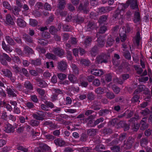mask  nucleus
Instances as JSON below:
<instances>
[{
  "label": "nucleus",
  "instance_id": "nucleus-60",
  "mask_svg": "<svg viewBox=\"0 0 152 152\" xmlns=\"http://www.w3.org/2000/svg\"><path fill=\"white\" fill-rule=\"evenodd\" d=\"M112 88L116 94H118L120 92V88L115 85L112 86Z\"/></svg>",
  "mask_w": 152,
  "mask_h": 152
},
{
  "label": "nucleus",
  "instance_id": "nucleus-19",
  "mask_svg": "<svg viewBox=\"0 0 152 152\" xmlns=\"http://www.w3.org/2000/svg\"><path fill=\"white\" fill-rule=\"evenodd\" d=\"M6 91L7 92L8 95L9 96L12 97L16 96L17 95L15 93V92H16V91L15 89L10 88H7Z\"/></svg>",
  "mask_w": 152,
  "mask_h": 152
},
{
  "label": "nucleus",
  "instance_id": "nucleus-36",
  "mask_svg": "<svg viewBox=\"0 0 152 152\" xmlns=\"http://www.w3.org/2000/svg\"><path fill=\"white\" fill-rule=\"evenodd\" d=\"M148 143V139L147 138H143L140 140V145L142 147H145Z\"/></svg>",
  "mask_w": 152,
  "mask_h": 152
},
{
  "label": "nucleus",
  "instance_id": "nucleus-41",
  "mask_svg": "<svg viewBox=\"0 0 152 152\" xmlns=\"http://www.w3.org/2000/svg\"><path fill=\"white\" fill-rule=\"evenodd\" d=\"M141 39L140 31L137 32L135 37L136 43L137 46H138L140 45V41Z\"/></svg>",
  "mask_w": 152,
  "mask_h": 152
},
{
  "label": "nucleus",
  "instance_id": "nucleus-45",
  "mask_svg": "<svg viewBox=\"0 0 152 152\" xmlns=\"http://www.w3.org/2000/svg\"><path fill=\"white\" fill-rule=\"evenodd\" d=\"M106 147L103 145L99 144L97 145L94 148V150L97 152H101L102 150H105Z\"/></svg>",
  "mask_w": 152,
  "mask_h": 152
},
{
  "label": "nucleus",
  "instance_id": "nucleus-10",
  "mask_svg": "<svg viewBox=\"0 0 152 152\" xmlns=\"http://www.w3.org/2000/svg\"><path fill=\"white\" fill-rule=\"evenodd\" d=\"M52 51L56 55L60 57H62L64 54V50L59 47L54 48Z\"/></svg>",
  "mask_w": 152,
  "mask_h": 152
},
{
  "label": "nucleus",
  "instance_id": "nucleus-20",
  "mask_svg": "<svg viewBox=\"0 0 152 152\" xmlns=\"http://www.w3.org/2000/svg\"><path fill=\"white\" fill-rule=\"evenodd\" d=\"M16 23L18 26L21 28H24L26 25V23L24 20L20 18L17 19Z\"/></svg>",
  "mask_w": 152,
  "mask_h": 152
},
{
  "label": "nucleus",
  "instance_id": "nucleus-50",
  "mask_svg": "<svg viewBox=\"0 0 152 152\" xmlns=\"http://www.w3.org/2000/svg\"><path fill=\"white\" fill-rule=\"evenodd\" d=\"M66 4V1H59L58 8L61 10L64 9L65 5Z\"/></svg>",
  "mask_w": 152,
  "mask_h": 152
},
{
  "label": "nucleus",
  "instance_id": "nucleus-23",
  "mask_svg": "<svg viewBox=\"0 0 152 152\" xmlns=\"http://www.w3.org/2000/svg\"><path fill=\"white\" fill-rule=\"evenodd\" d=\"M23 38L24 39L26 42L30 43H34L33 38L28 34H25L23 35Z\"/></svg>",
  "mask_w": 152,
  "mask_h": 152
},
{
  "label": "nucleus",
  "instance_id": "nucleus-58",
  "mask_svg": "<svg viewBox=\"0 0 152 152\" xmlns=\"http://www.w3.org/2000/svg\"><path fill=\"white\" fill-rule=\"evenodd\" d=\"M47 58L49 59L54 60L56 58V56L51 53H48L46 55Z\"/></svg>",
  "mask_w": 152,
  "mask_h": 152
},
{
  "label": "nucleus",
  "instance_id": "nucleus-12",
  "mask_svg": "<svg viewBox=\"0 0 152 152\" xmlns=\"http://www.w3.org/2000/svg\"><path fill=\"white\" fill-rule=\"evenodd\" d=\"M97 26L96 23L94 21H90L88 23L87 26V31H91V30L96 29Z\"/></svg>",
  "mask_w": 152,
  "mask_h": 152
},
{
  "label": "nucleus",
  "instance_id": "nucleus-16",
  "mask_svg": "<svg viewBox=\"0 0 152 152\" xmlns=\"http://www.w3.org/2000/svg\"><path fill=\"white\" fill-rule=\"evenodd\" d=\"M112 10V7H101L98 8V11L99 13L104 14Z\"/></svg>",
  "mask_w": 152,
  "mask_h": 152
},
{
  "label": "nucleus",
  "instance_id": "nucleus-34",
  "mask_svg": "<svg viewBox=\"0 0 152 152\" xmlns=\"http://www.w3.org/2000/svg\"><path fill=\"white\" fill-rule=\"evenodd\" d=\"M20 11V10L18 7L15 6L13 8L12 7V9L10 11L15 15L18 16L19 15V12Z\"/></svg>",
  "mask_w": 152,
  "mask_h": 152
},
{
  "label": "nucleus",
  "instance_id": "nucleus-37",
  "mask_svg": "<svg viewBox=\"0 0 152 152\" xmlns=\"http://www.w3.org/2000/svg\"><path fill=\"white\" fill-rule=\"evenodd\" d=\"M91 150V148L89 147H84L79 148L80 152H94Z\"/></svg>",
  "mask_w": 152,
  "mask_h": 152
},
{
  "label": "nucleus",
  "instance_id": "nucleus-1",
  "mask_svg": "<svg viewBox=\"0 0 152 152\" xmlns=\"http://www.w3.org/2000/svg\"><path fill=\"white\" fill-rule=\"evenodd\" d=\"M125 10V9L124 8L121 3H119L116 10L114 11L112 15L113 20H117L122 19L123 18V14L121 15V13L122 11H123L124 12Z\"/></svg>",
  "mask_w": 152,
  "mask_h": 152
},
{
  "label": "nucleus",
  "instance_id": "nucleus-51",
  "mask_svg": "<svg viewBox=\"0 0 152 152\" xmlns=\"http://www.w3.org/2000/svg\"><path fill=\"white\" fill-rule=\"evenodd\" d=\"M123 54L126 58L129 60L131 59V54L130 53L128 50L124 51L123 53Z\"/></svg>",
  "mask_w": 152,
  "mask_h": 152
},
{
  "label": "nucleus",
  "instance_id": "nucleus-61",
  "mask_svg": "<svg viewBox=\"0 0 152 152\" xmlns=\"http://www.w3.org/2000/svg\"><path fill=\"white\" fill-rule=\"evenodd\" d=\"M88 136L86 134L83 133L81 134L80 140L82 142H86L87 140Z\"/></svg>",
  "mask_w": 152,
  "mask_h": 152
},
{
  "label": "nucleus",
  "instance_id": "nucleus-64",
  "mask_svg": "<svg viewBox=\"0 0 152 152\" xmlns=\"http://www.w3.org/2000/svg\"><path fill=\"white\" fill-rule=\"evenodd\" d=\"M57 76L58 78L61 80H64L66 77V75L64 74L59 73L58 74Z\"/></svg>",
  "mask_w": 152,
  "mask_h": 152
},
{
  "label": "nucleus",
  "instance_id": "nucleus-3",
  "mask_svg": "<svg viewBox=\"0 0 152 152\" xmlns=\"http://www.w3.org/2000/svg\"><path fill=\"white\" fill-rule=\"evenodd\" d=\"M124 8L126 9L129 6L131 9L136 10H139L137 0H127L126 3H121Z\"/></svg>",
  "mask_w": 152,
  "mask_h": 152
},
{
  "label": "nucleus",
  "instance_id": "nucleus-52",
  "mask_svg": "<svg viewBox=\"0 0 152 152\" xmlns=\"http://www.w3.org/2000/svg\"><path fill=\"white\" fill-rule=\"evenodd\" d=\"M118 123V120L117 118H114L109 121V125L110 126H113L117 125Z\"/></svg>",
  "mask_w": 152,
  "mask_h": 152
},
{
  "label": "nucleus",
  "instance_id": "nucleus-55",
  "mask_svg": "<svg viewBox=\"0 0 152 152\" xmlns=\"http://www.w3.org/2000/svg\"><path fill=\"white\" fill-rule=\"evenodd\" d=\"M30 124L33 126H37L39 125V122L36 120H31Z\"/></svg>",
  "mask_w": 152,
  "mask_h": 152
},
{
  "label": "nucleus",
  "instance_id": "nucleus-21",
  "mask_svg": "<svg viewBox=\"0 0 152 152\" xmlns=\"http://www.w3.org/2000/svg\"><path fill=\"white\" fill-rule=\"evenodd\" d=\"M6 20L7 24L12 26L15 24L13 19L10 14H8L6 15Z\"/></svg>",
  "mask_w": 152,
  "mask_h": 152
},
{
  "label": "nucleus",
  "instance_id": "nucleus-32",
  "mask_svg": "<svg viewBox=\"0 0 152 152\" xmlns=\"http://www.w3.org/2000/svg\"><path fill=\"white\" fill-rule=\"evenodd\" d=\"M71 67L73 73L76 75H78L79 73V69L77 66L75 64H72L71 65Z\"/></svg>",
  "mask_w": 152,
  "mask_h": 152
},
{
  "label": "nucleus",
  "instance_id": "nucleus-42",
  "mask_svg": "<svg viewBox=\"0 0 152 152\" xmlns=\"http://www.w3.org/2000/svg\"><path fill=\"white\" fill-rule=\"evenodd\" d=\"M108 17L107 15H102L100 16L98 20V22L100 23H103L105 22Z\"/></svg>",
  "mask_w": 152,
  "mask_h": 152
},
{
  "label": "nucleus",
  "instance_id": "nucleus-57",
  "mask_svg": "<svg viewBox=\"0 0 152 152\" xmlns=\"http://www.w3.org/2000/svg\"><path fill=\"white\" fill-rule=\"evenodd\" d=\"M13 39L17 43L20 45H22V44L23 42H22V40L21 38V37H13Z\"/></svg>",
  "mask_w": 152,
  "mask_h": 152
},
{
  "label": "nucleus",
  "instance_id": "nucleus-30",
  "mask_svg": "<svg viewBox=\"0 0 152 152\" xmlns=\"http://www.w3.org/2000/svg\"><path fill=\"white\" fill-rule=\"evenodd\" d=\"M7 42L10 45L14 46L16 44L14 39L9 36H7L5 37Z\"/></svg>",
  "mask_w": 152,
  "mask_h": 152
},
{
  "label": "nucleus",
  "instance_id": "nucleus-2",
  "mask_svg": "<svg viewBox=\"0 0 152 152\" xmlns=\"http://www.w3.org/2000/svg\"><path fill=\"white\" fill-rule=\"evenodd\" d=\"M110 56L108 54L102 53L97 56L95 61L98 64H107L110 62Z\"/></svg>",
  "mask_w": 152,
  "mask_h": 152
},
{
  "label": "nucleus",
  "instance_id": "nucleus-46",
  "mask_svg": "<svg viewBox=\"0 0 152 152\" xmlns=\"http://www.w3.org/2000/svg\"><path fill=\"white\" fill-rule=\"evenodd\" d=\"M132 13L130 10H128L126 13L125 16L126 19V20L128 21H130L131 20L132 17Z\"/></svg>",
  "mask_w": 152,
  "mask_h": 152
},
{
  "label": "nucleus",
  "instance_id": "nucleus-59",
  "mask_svg": "<svg viewBox=\"0 0 152 152\" xmlns=\"http://www.w3.org/2000/svg\"><path fill=\"white\" fill-rule=\"evenodd\" d=\"M25 104L26 107L29 109H33L35 107L34 104L30 102H27Z\"/></svg>",
  "mask_w": 152,
  "mask_h": 152
},
{
  "label": "nucleus",
  "instance_id": "nucleus-49",
  "mask_svg": "<svg viewBox=\"0 0 152 152\" xmlns=\"http://www.w3.org/2000/svg\"><path fill=\"white\" fill-rule=\"evenodd\" d=\"M53 91L55 94H56L58 96L59 94H64V91L58 88H53Z\"/></svg>",
  "mask_w": 152,
  "mask_h": 152
},
{
  "label": "nucleus",
  "instance_id": "nucleus-25",
  "mask_svg": "<svg viewBox=\"0 0 152 152\" xmlns=\"http://www.w3.org/2000/svg\"><path fill=\"white\" fill-rule=\"evenodd\" d=\"M91 73L92 74L97 76H100L103 74V71L98 69H92L91 71Z\"/></svg>",
  "mask_w": 152,
  "mask_h": 152
},
{
  "label": "nucleus",
  "instance_id": "nucleus-14",
  "mask_svg": "<svg viewBox=\"0 0 152 152\" xmlns=\"http://www.w3.org/2000/svg\"><path fill=\"white\" fill-rule=\"evenodd\" d=\"M105 39L104 37L102 36H100L97 39V46L98 47L100 48H102L105 45Z\"/></svg>",
  "mask_w": 152,
  "mask_h": 152
},
{
  "label": "nucleus",
  "instance_id": "nucleus-11",
  "mask_svg": "<svg viewBox=\"0 0 152 152\" xmlns=\"http://www.w3.org/2000/svg\"><path fill=\"white\" fill-rule=\"evenodd\" d=\"M24 87L26 88V91H25V93L27 94L30 91L33 90L34 88L33 85L29 81H26L24 84Z\"/></svg>",
  "mask_w": 152,
  "mask_h": 152
},
{
  "label": "nucleus",
  "instance_id": "nucleus-5",
  "mask_svg": "<svg viewBox=\"0 0 152 152\" xmlns=\"http://www.w3.org/2000/svg\"><path fill=\"white\" fill-rule=\"evenodd\" d=\"M51 150L50 148L44 143H40L39 146L35 148L34 150V152H46Z\"/></svg>",
  "mask_w": 152,
  "mask_h": 152
},
{
  "label": "nucleus",
  "instance_id": "nucleus-15",
  "mask_svg": "<svg viewBox=\"0 0 152 152\" xmlns=\"http://www.w3.org/2000/svg\"><path fill=\"white\" fill-rule=\"evenodd\" d=\"M30 64L34 66H39L42 64L41 59L40 58H36L34 59H29Z\"/></svg>",
  "mask_w": 152,
  "mask_h": 152
},
{
  "label": "nucleus",
  "instance_id": "nucleus-38",
  "mask_svg": "<svg viewBox=\"0 0 152 152\" xmlns=\"http://www.w3.org/2000/svg\"><path fill=\"white\" fill-rule=\"evenodd\" d=\"M119 34L120 37L121 41L122 42H125L127 38L126 32L124 31H123L122 32H121L119 33Z\"/></svg>",
  "mask_w": 152,
  "mask_h": 152
},
{
  "label": "nucleus",
  "instance_id": "nucleus-48",
  "mask_svg": "<svg viewBox=\"0 0 152 152\" xmlns=\"http://www.w3.org/2000/svg\"><path fill=\"white\" fill-rule=\"evenodd\" d=\"M80 63L85 66H88L90 65L91 62L88 60L83 59L80 60Z\"/></svg>",
  "mask_w": 152,
  "mask_h": 152
},
{
  "label": "nucleus",
  "instance_id": "nucleus-47",
  "mask_svg": "<svg viewBox=\"0 0 152 152\" xmlns=\"http://www.w3.org/2000/svg\"><path fill=\"white\" fill-rule=\"evenodd\" d=\"M17 149L23 152H28V148H26L20 145H17L16 146Z\"/></svg>",
  "mask_w": 152,
  "mask_h": 152
},
{
  "label": "nucleus",
  "instance_id": "nucleus-22",
  "mask_svg": "<svg viewBox=\"0 0 152 152\" xmlns=\"http://www.w3.org/2000/svg\"><path fill=\"white\" fill-rule=\"evenodd\" d=\"M145 89V86L144 85H139L138 86L137 88L134 91L133 94H137L141 92L144 91Z\"/></svg>",
  "mask_w": 152,
  "mask_h": 152
},
{
  "label": "nucleus",
  "instance_id": "nucleus-29",
  "mask_svg": "<svg viewBox=\"0 0 152 152\" xmlns=\"http://www.w3.org/2000/svg\"><path fill=\"white\" fill-rule=\"evenodd\" d=\"M92 41V38L91 37L87 36L85 39L84 44L85 47L87 48L90 46Z\"/></svg>",
  "mask_w": 152,
  "mask_h": 152
},
{
  "label": "nucleus",
  "instance_id": "nucleus-24",
  "mask_svg": "<svg viewBox=\"0 0 152 152\" xmlns=\"http://www.w3.org/2000/svg\"><path fill=\"white\" fill-rule=\"evenodd\" d=\"M54 142L56 145L60 147L64 146L65 144V141L60 138L55 139L54 141Z\"/></svg>",
  "mask_w": 152,
  "mask_h": 152
},
{
  "label": "nucleus",
  "instance_id": "nucleus-56",
  "mask_svg": "<svg viewBox=\"0 0 152 152\" xmlns=\"http://www.w3.org/2000/svg\"><path fill=\"white\" fill-rule=\"evenodd\" d=\"M63 28L64 31H71L72 29V27L71 26L66 24L63 25Z\"/></svg>",
  "mask_w": 152,
  "mask_h": 152
},
{
  "label": "nucleus",
  "instance_id": "nucleus-6",
  "mask_svg": "<svg viewBox=\"0 0 152 152\" xmlns=\"http://www.w3.org/2000/svg\"><path fill=\"white\" fill-rule=\"evenodd\" d=\"M134 142V139L132 136H129L126 141H124V146L126 149H130L132 146V145Z\"/></svg>",
  "mask_w": 152,
  "mask_h": 152
},
{
  "label": "nucleus",
  "instance_id": "nucleus-7",
  "mask_svg": "<svg viewBox=\"0 0 152 152\" xmlns=\"http://www.w3.org/2000/svg\"><path fill=\"white\" fill-rule=\"evenodd\" d=\"M89 5L88 1L86 0L83 5L82 3L80 4L78 7V9L80 11H82L85 13H87L89 11Z\"/></svg>",
  "mask_w": 152,
  "mask_h": 152
},
{
  "label": "nucleus",
  "instance_id": "nucleus-63",
  "mask_svg": "<svg viewBox=\"0 0 152 152\" xmlns=\"http://www.w3.org/2000/svg\"><path fill=\"white\" fill-rule=\"evenodd\" d=\"M76 21L78 23H80L83 22L84 20V18L80 15H78L75 19Z\"/></svg>",
  "mask_w": 152,
  "mask_h": 152
},
{
  "label": "nucleus",
  "instance_id": "nucleus-13",
  "mask_svg": "<svg viewBox=\"0 0 152 152\" xmlns=\"http://www.w3.org/2000/svg\"><path fill=\"white\" fill-rule=\"evenodd\" d=\"M99 114L100 116L106 117L112 113L111 110L108 109H103L99 110Z\"/></svg>",
  "mask_w": 152,
  "mask_h": 152
},
{
  "label": "nucleus",
  "instance_id": "nucleus-39",
  "mask_svg": "<svg viewBox=\"0 0 152 152\" xmlns=\"http://www.w3.org/2000/svg\"><path fill=\"white\" fill-rule=\"evenodd\" d=\"M68 78L69 80L72 83L74 84L76 83L77 79L75 76L73 74L69 75Z\"/></svg>",
  "mask_w": 152,
  "mask_h": 152
},
{
  "label": "nucleus",
  "instance_id": "nucleus-18",
  "mask_svg": "<svg viewBox=\"0 0 152 152\" xmlns=\"http://www.w3.org/2000/svg\"><path fill=\"white\" fill-rule=\"evenodd\" d=\"M114 42V40L111 35H110L108 36L106 40V47H110L112 46Z\"/></svg>",
  "mask_w": 152,
  "mask_h": 152
},
{
  "label": "nucleus",
  "instance_id": "nucleus-9",
  "mask_svg": "<svg viewBox=\"0 0 152 152\" xmlns=\"http://www.w3.org/2000/svg\"><path fill=\"white\" fill-rule=\"evenodd\" d=\"M67 63L64 61H61L58 62L57 63V68L60 72L65 71L67 68Z\"/></svg>",
  "mask_w": 152,
  "mask_h": 152
},
{
  "label": "nucleus",
  "instance_id": "nucleus-27",
  "mask_svg": "<svg viewBox=\"0 0 152 152\" xmlns=\"http://www.w3.org/2000/svg\"><path fill=\"white\" fill-rule=\"evenodd\" d=\"M98 46L95 45L91 48L89 52L92 56H95L98 53Z\"/></svg>",
  "mask_w": 152,
  "mask_h": 152
},
{
  "label": "nucleus",
  "instance_id": "nucleus-8",
  "mask_svg": "<svg viewBox=\"0 0 152 152\" xmlns=\"http://www.w3.org/2000/svg\"><path fill=\"white\" fill-rule=\"evenodd\" d=\"M104 121L103 118L101 117L97 119L94 121L92 119L89 120L87 123V125L89 127H94L99 123L102 122Z\"/></svg>",
  "mask_w": 152,
  "mask_h": 152
},
{
  "label": "nucleus",
  "instance_id": "nucleus-26",
  "mask_svg": "<svg viewBox=\"0 0 152 152\" xmlns=\"http://www.w3.org/2000/svg\"><path fill=\"white\" fill-rule=\"evenodd\" d=\"M4 8L11 11L12 9V7L10 4L7 1L4 0L2 1L1 4Z\"/></svg>",
  "mask_w": 152,
  "mask_h": 152
},
{
  "label": "nucleus",
  "instance_id": "nucleus-43",
  "mask_svg": "<svg viewBox=\"0 0 152 152\" xmlns=\"http://www.w3.org/2000/svg\"><path fill=\"white\" fill-rule=\"evenodd\" d=\"M38 42L39 44L42 46L47 45L48 43V41L47 39H38Z\"/></svg>",
  "mask_w": 152,
  "mask_h": 152
},
{
  "label": "nucleus",
  "instance_id": "nucleus-40",
  "mask_svg": "<svg viewBox=\"0 0 152 152\" xmlns=\"http://www.w3.org/2000/svg\"><path fill=\"white\" fill-rule=\"evenodd\" d=\"M110 148L113 152H121V149L119 145L112 146Z\"/></svg>",
  "mask_w": 152,
  "mask_h": 152
},
{
  "label": "nucleus",
  "instance_id": "nucleus-4",
  "mask_svg": "<svg viewBox=\"0 0 152 152\" xmlns=\"http://www.w3.org/2000/svg\"><path fill=\"white\" fill-rule=\"evenodd\" d=\"M11 58L6 53H3L0 54V62L3 65L8 66L7 62H11Z\"/></svg>",
  "mask_w": 152,
  "mask_h": 152
},
{
  "label": "nucleus",
  "instance_id": "nucleus-31",
  "mask_svg": "<svg viewBox=\"0 0 152 152\" xmlns=\"http://www.w3.org/2000/svg\"><path fill=\"white\" fill-rule=\"evenodd\" d=\"M97 132V129H91L87 131V134L91 137H93L96 134Z\"/></svg>",
  "mask_w": 152,
  "mask_h": 152
},
{
  "label": "nucleus",
  "instance_id": "nucleus-35",
  "mask_svg": "<svg viewBox=\"0 0 152 152\" xmlns=\"http://www.w3.org/2000/svg\"><path fill=\"white\" fill-rule=\"evenodd\" d=\"M145 118H143L140 122V129L142 130H144L147 128L148 127V124H147L145 120H143Z\"/></svg>",
  "mask_w": 152,
  "mask_h": 152
},
{
  "label": "nucleus",
  "instance_id": "nucleus-53",
  "mask_svg": "<svg viewBox=\"0 0 152 152\" xmlns=\"http://www.w3.org/2000/svg\"><path fill=\"white\" fill-rule=\"evenodd\" d=\"M12 68L16 74L21 73V69L17 65H15L13 66Z\"/></svg>",
  "mask_w": 152,
  "mask_h": 152
},
{
  "label": "nucleus",
  "instance_id": "nucleus-44",
  "mask_svg": "<svg viewBox=\"0 0 152 152\" xmlns=\"http://www.w3.org/2000/svg\"><path fill=\"white\" fill-rule=\"evenodd\" d=\"M95 92L97 94H102L105 92V89L103 87H99L95 90Z\"/></svg>",
  "mask_w": 152,
  "mask_h": 152
},
{
  "label": "nucleus",
  "instance_id": "nucleus-17",
  "mask_svg": "<svg viewBox=\"0 0 152 152\" xmlns=\"http://www.w3.org/2000/svg\"><path fill=\"white\" fill-rule=\"evenodd\" d=\"M4 131L7 133H13L15 131V128L11 124H8L5 127Z\"/></svg>",
  "mask_w": 152,
  "mask_h": 152
},
{
  "label": "nucleus",
  "instance_id": "nucleus-33",
  "mask_svg": "<svg viewBox=\"0 0 152 152\" xmlns=\"http://www.w3.org/2000/svg\"><path fill=\"white\" fill-rule=\"evenodd\" d=\"M36 80L37 84L39 86L42 88L45 87V81L39 78L36 79Z\"/></svg>",
  "mask_w": 152,
  "mask_h": 152
},
{
  "label": "nucleus",
  "instance_id": "nucleus-28",
  "mask_svg": "<svg viewBox=\"0 0 152 152\" xmlns=\"http://www.w3.org/2000/svg\"><path fill=\"white\" fill-rule=\"evenodd\" d=\"M133 21L135 23L141 21L140 14L139 12L136 11L135 12Z\"/></svg>",
  "mask_w": 152,
  "mask_h": 152
},
{
  "label": "nucleus",
  "instance_id": "nucleus-54",
  "mask_svg": "<svg viewBox=\"0 0 152 152\" xmlns=\"http://www.w3.org/2000/svg\"><path fill=\"white\" fill-rule=\"evenodd\" d=\"M115 95L112 92H107L106 94V96L108 99H112L115 97Z\"/></svg>",
  "mask_w": 152,
  "mask_h": 152
},
{
  "label": "nucleus",
  "instance_id": "nucleus-62",
  "mask_svg": "<svg viewBox=\"0 0 152 152\" xmlns=\"http://www.w3.org/2000/svg\"><path fill=\"white\" fill-rule=\"evenodd\" d=\"M29 21V24L33 26H37L38 24V22L35 19H30Z\"/></svg>",
  "mask_w": 152,
  "mask_h": 152
}]
</instances>
